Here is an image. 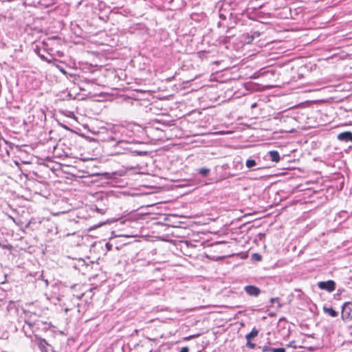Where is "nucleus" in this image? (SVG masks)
Segmentation results:
<instances>
[{
    "label": "nucleus",
    "instance_id": "1",
    "mask_svg": "<svg viewBox=\"0 0 352 352\" xmlns=\"http://www.w3.org/2000/svg\"><path fill=\"white\" fill-rule=\"evenodd\" d=\"M341 317L343 320L352 319V302H346L342 307Z\"/></svg>",
    "mask_w": 352,
    "mask_h": 352
},
{
    "label": "nucleus",
    "instance_id": "2",
    "mask_svg": "<svg viewBox=\"0 0 352 352\" xmlns=\"http://www.w3.org/2000/svg\"><path fill=\"white\" fill-rule=\"evenodd\" d=\"M318 286L320 289L326 290L328 292H332L336 289V283L332 280L319 282Z\"/></svg>",
    "mask_w": 352,
    "mask_h": 352
},
{
    "label": "nucleus",
    "instance_id": "3",
    "mask_svg": "<svg viewBox=\"0 0 352 352\" xmlns=\"http://www.w3.org/2000/svg\"><path fill=\"white\" fill-rule=\"evenodd\" d=\"M258 334V330L256 327H253L251 332L245 336V339L247 340L246 346L253 349L255 348L256 344L252 343L250 340L252 338L256 337Z\"/></svg>",
    "mask_w": 352,
    "mask_h": 352
},
{
    "label": "nucleus",
    "instance_id": "4",
    "mask_svg": "<svg viewBox=\"0 0 352 352\" xmlns=\"http://www.w3.org/2000/svg\"><path fill=\"white\" fill-rule=\"evenodd\" d=\"M244 289L245 292L250 296H258L261 293L260 289L254 285L245 286Z\"/></svg>",
    "mask_w": 352,
    "mask_h": 352
},
{
    "label": "nucleus",
    "instance_id": "5",
    "mask_svg": "<svg viewBox=\"0 0 352 352\" xmlns=\"http://www.w3.org/2000/svg\"><path fill=\"white\" fill-rule=\"evenodd\" d=\"M338 139L340 141H344L346 142H352V133L350 131H344L340 133L338 135Z\"/></svg>",
    "mask_w": 352,
    "mask_h": 352
},
{
    "label": "nucleus",
    "instance_id": "6",
    "mask_svg": "<svg viewBox=\"0 0 352 352\" xmlns=\"http://www.w3.org/2000/svg\"><path fill=\"white\" fill-rule=\"evenodd\" d=\"M270 160L274 162H278L280 160V155L276 151H271L268 153Z\"/></svg>",
    "mask_w": 352,
    "mask_h": 352
},
{
    "label": "nucleus",
    "instance_id": "7",
    "mask_svg": "<svg viewBox=\"0 0 352 352\" xmlns=\"http://www.w3.org/2000/svg\"><path fill=\"white\" fill-rule=\"evenodd\" d=\"M323 310L324 313L327 314L331 317H336L338 315V313L334 310L332 307H324Z\"/></svg>",
    "mask_w": 352,
    "mask_h": 352
},
{
    "label": "nucleus",
    "instance_id": "8",
    "mask_svg": "<svg viewBox=\"0 0 352 352\" xmlns=\"http://www.w3.org/2000/svg\"><path fill=\"white\" fill-rule=\"evenodd\" d=\"M245 165L248 168H250L256 165V162L254 160H248Z\"/></svg>",
    "mask_w": 352,
    "mask_h": 352
},
{
    "label": "nucleus",
    "instance_id": "9",
    "mask_svg": "<svg viewBox=\"0 0 352 352\" xmlns=\"http://www.w3.org/2000/svg\"><path fill=\"white\" fill-rule=\"evenodd\" d=\"M210 172V169L207 168H201L199 170V173L203 176V177H206L208 175V174Z\"/></svg>",
    "mask_w": 352,
    "mask_h": 352
},
{
    "label": "nucleus",
    "instance_id": "10",
    "mask_svg": "<svg viewBox=\"0 0 352 352\" xmlns=\"http://www.w3.org/2000/svg\"><path fill=\"white\" fill-rule=\"evenodd\" d=\"M270 351L271 352H285V349L284 348L270 349Z\"/></svg>",
    "mask_w": 352,
    "mask_h": 352
},
{
    "label": "nucleus",
    "instance_id": "11",
    "mask_svg": "<svg viewBox=\"0 0 352 352\" xmlns=\"http://www.w3.org/2000/svg\"><path fill=\"white\" fill-rule=\"evenodd\" d=\"M198 336V335H192V336H189L188 337H185L183 338L184 340H186V341H188V340H190V339L193 338H195Z\"/></svg>",
    "mask_w": 352,
    "mask_h": 352
},
{
    "label": "nucleus",
    "instance_id": "12",
    "mask_svg": "<svg viewBox=\"0 0 352 352\" xmlns=\"http://www.w3.org/2000/svg\"><path fill=\"white\" fill-rule=\"evenodd\" d=\"M56 67L59 69V71L63 73V74H67V72L65 70V69H63L62 67H60V65H56Z\"/></svg>",
    "mask_w": 352,
    "mask_h": 352
},
{
    "label": "nucleus",
    "instance_id": "13",
    "mask_svg": "<svg viewBox=\"0 0 352 352\" xmlns=\"http://www.w3.org/2000/svg\"><path fill=\"white\" fill-rule=\"evenodd\" d=\"M254 257L257 260V261H261V256L258 254H254Z\"/></svg>",
    "mask_w": 352,
    "mask_h": 352
},
{
    "label": "nucleus",
    "instance_id": "14",
    "mask_svg": "<svg viewBox=\"0 0 352 352\" xmlns=\"http://www.w3.org/2000/svg\"><path fill=\"white\" fill-rule=\"evenodd\" d=\"M179 352H189V349L187 346L182 347Z\"/></svg>",
    "mask_w": 352,
    "mask_h": 352
},
{
    "label": "nucleus",
    "instance_id": "15",
    "mask_svg": "<svg viewBox=\"0 0 352 352\" xmlns=\"http://www.w3.org/2000/svg\"><path fill=\"white\" fill-rule=\"evenodd\" d=\"M10 217L12 219V220H13L14 221V219L13 217Z\"/></svg>",
    "mask_w": 352,
    "mask_h": 352
}]
</instances>
